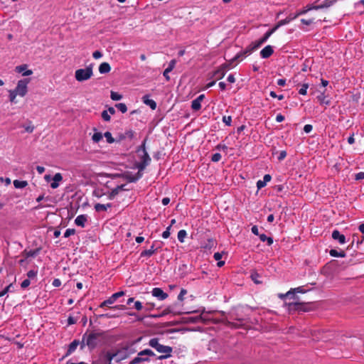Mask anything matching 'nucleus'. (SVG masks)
Here are the masks:
<instances>
[{
    "instance_id": "1",
    "label": "nucleus",
    "mask_w": 364,
    "mask_h": 364,
    "mask_svg": "<svg viewBox=\"0 0 364 364\" xmlns=\"http://www.w3.org/2000/svg\"><path fill=\"white\" fill-rule=\"evenodd\" d=\"M286 305H287L289 312H309L316 309V304L311 301L304 302L297 300L286 304Z\"/></svg>"
},
{
    "instance_id": "2",
    "label": "nucleus",
    "mask_w": 364,
    "mask_h": 364,
    "mask_svg": "<svg viewBox=\"0 0 364 364\" xmlns=\"http://www.w3.org/2000/svg\"><path fill=\"white\" fill-rule=\"evenodd\" d=\"M87 331V337H86V345L88 349L92 351L97 348L99 344V338H105L106 332L104 331H100L97 332L92 331L89 334Z\"/></svg>"
},
{
    "instance_id": "3",
    "label": "nucleus",
    "mask_w": 364,
    "mask_h": 364,
    "mask_svg": "<svg viewBox=\"0 0 364 364\" xmlns=\"http://www.w3.org/2000/svg\"><path fill=\"white\" fill-rule=\"evenodd\" d=\"M93 64H90L85 68H80L75 71V77L78 82H83L89 80L93 74L92 71Z\"/></svg>"
},
{
    "instance_id": "4",
    "label": "nucleus",
    "mask_w": 364,
    "mask_h": 364,
    "mask_svg": "<svg viewBox=\"0 0 364 364\" xmlns=\"http://www.w3.org/2000/svg\"><path fill=\"white\" fill-rule=\"evenodd\" d=\"M134 352V350L129 349V346H126L121 349L117 350L116 352L112 353V354H116L114 358L116 363H120L122 360L129 357L130 354Z\"/></svg>"
},
{
    "instance_id": "5",
    "label": "nucleus",
    "mask_w": 364,
    "mask_h": 364,
    "mask_svg": "<svg viewBox=\"0 0 364 364\" xmlns=\"http://www.w3.org/2000/svg\"><path fill=\"white\" fill-rule=\"evenodd\" d=\"M31 78H23L18 81L17 85L14 89L15 92L21 97H24L28 92V84Z\"/></svg>"
},
{
    "instance_id": "6",
    "label": "nucleus",
    "mask_w": 364,
    "mask_h": 364,
    "mask_svg": "<svg viewBox=\"0 0 364 364\" xmlns=\"http://www.w3.org/2000/svg\"><path fill=\"white\" fill-rule=\"evenodd\" d=\"M291 21L290 19L289 18V17L287 16L285 19H283V20H281L279 21L276 25H274V26L268 30L264 34V36L261 38H262V41H263L264 43L268 40V38L275 32L277 31V30L282 26H284L289 23H290Z\"/></svg>"
},
{
    "instance_id": "7",
    "label": "nucleus",
    "mask_w": 364,
    "mask_h": 364,
    "mask_svg": "<svg viewBox=\"0 0 364 364\" xmlns=\"http://www.w3.org/2000/svg\"><path fill=\"white\" fill-rule=\"evenodd\" d=\"M140 161L135 164V167L139 171H144L151 163V157L148 152L139 155Z\"/></svg>"
},
{
    "instance_id": "8",
    "label": "nucleus",
    "mask_w": 364,
    "mask_h": 364,
    "mask_svg": "<svg viewBox=\"0 0 364 364\" xmlns=\"http://www.w3.org/2000/svg\"><path fill=\"white\" fill-rule=\"evenodd\" d=\"M124 291H120L118 292H116L113 294L110 297H109L107 299L105 300L103 302H102L100 305V308H104L105 306H109V305L113 304L117 299L124 295Z\"/></svg>"
},
{
    "instance_id": "9",
    "label": "nucleus",
    "mask_w": 364,
    "mask_h": 364,
    "mask_svg": "<svg viewBox=\"0 0 364 364\" xmlns=\"http://www.w3.org/2000/svg\"><path fill=\"white\" fill-rule=\"evenodd\" d=\"M311 10H318V7L316 5H311L309 4L305 6L303 9L298 11L296 14H290L288 17L290 21H293L296 18L299 16L306 14L308 11Z\"/></svg>"
},
{
    "instance_id": "10",
    "label": "nucleus",
    "mask_w": 364,
    "mask_h": 364,
    "mask_svg": "<svg viewBox=\"0 0 364 364\" xmlns=\"http://www.w3.org/2000/svg\"><path fill=\"white\" fill-rule=\"evenodd\" d=\"M205 323V319L203 318L201 315L196 316H186L181 318V323Z\"/></svg>"
},
{
    "instance_id": "11",
    "label": "nucleus",
    "mask_w": 364,
    "mask_h": 364,
    "mask_svg": "<svg viewBox=\"0 0 364 364\" xmlns=\"http://www.w3.org/2000/svg\"><path fill=\"white\" fill-rule=\"evenodd\" d=\"M156 241L154 242L149 250H145L142 251L140 254V257H151L157 252V251L161 248V245L156 246Z\"/></svg>"
},
{
    "instance_id": "12",
    "label": "nucleus",
    "mask_w": 364,
    "mask_h": 364,
    "mask_svg": "<svg viewBox=\"0 0 364 364\" xmlns=\"http://www.w3.org/2000/svg\"><path fill=\"white\" fill-rule=\"evenodd\" d=\"M263 43H264V42L263 41H262V38L256 42L252 43L243 50V54L249 55L252 53L254 50L259 48Z\"/></svg>"
},
{
    "instance_id": "13",
    "label": "nucleus",
    "mask_w": 364,
    "mask_h": 364,
    "mask_svg": "<svg viewBox=\"0 0 364 364\" xmlns=\"http://www.w3.org/2000/svg\"><path fill=\"white\" fill-rule=\"evenodd\" d=\"M151 294L160 301H163L168 297V294L164 292L161 288L159 287L154 288L151 291Z\"/></svg>"
},
{
    "instance_id": "14",
    "label": "nucleus",
    "mask_w": 364,
    "mask_h": 364,
    "mask_svg": "<svg viewBox=\"0 0 364 364\" xmlns=\"http://www.w3.org/2000/svg\"><path fill=\"white\" fill-rule=\"evenodd\" d=\"M134 137V132L132 129L127 130L124 133H120L116 138V142H120L128 138L132 140Z\"/></svg>"
},
{
    "instance_id": "15",
    "label": "nucleus",
    "mask_w": 364,
    "mask_h": 364,
    "mask_svg": "<svg viewBox=\"0 0 364 364\" xmlns=\"http://www.w3.org/2000/svg\"><path fill=\"white\" fill-rule=\"evenodd\" d=\"M306 290L303 289L302 287H297V288L291 289L289 291H287L285 294V296H291V298L294 300L297 301V300H299V298L298 296L296 295V293L304 294V293H306Z\"/></svg>"
},
{
    "instance_id": "16",
    "label": "nucleus",
    "mask_w": 364,
    "mask_h": 364,
    "mask_svg": "<svg viewBox=\"0 0 364 364\" xmlns=\"http://www.w3.org/2000/svg\"><path fill=\"white\" fill-rule=\"evenodd\" d=\"M108 176L112 179L122 178L127 180L128 182L132 183V181L130 179V178H132V172H130V171H125L124 173H120L109 174Z\"/></svg>"
},
{
    "instance_id": "17",
    "label": "nucleus",
    "mask_w": 364,
    "mask_h": 364,
    "mask_svg": "<svg viewBox=\"0 0 364 364\" xmlns=\"http://www.w3.org/2000/svg\"><path fill=\"white\" fill-rule=\"evenodd\" d=\"M125 184H122L119 186H117L114 188H113L109 193H108V198L109 200H113L117 195L119 193V191H128L129 189H127L125 188Z\"/></svg>"
},
{
    "instance_id": "18",
    "label": "nucleus",
    "mask_w": 364,
    "mask_h": 364,
    "mask_svg": "<svg viewBox=\"0 0 364 364\" xmlns=\"http://www.w3.org/2000/svg\"><path fill=\"white\" fill-rule=\"evenodd\" d=\"M331 237L334 240H337L341 245L346 242V236L341 234L338 230H334L332 232Z\"/></svg>"
},
{
    "instance_id": "19",
    "label": "nucleus",
    "mask_w": 364,
    "mask_h": 364,
    "mask_svg": "<svg viewBox=\"0 0 364 364\" xmlns=\"http://www.w3.org/2000/svg\"><path fill=\"white\" fill-rule=\"evenodd\" d=\"M274 53V50L272 46H265L262 50L260 51V56L262 58H269Z\"/></svg>"
},
{
    "instance_id": "20",
    "label": "nucleus",
    "mask_w": 364,
    "mask_h": 364,
    "mask_svg": "<svg viewBox=\"0 0 364 364\" xmlns=\"http://www.w3.org/2000/svg\"><path fill=\"white\" fill-rule=\"evenodd\" d=\"M80 344V341L75 339L73 341H72L70 345L68 346V348L67 350V352L65 355L63 356V358L68 357V355H71L77 348V347Z\"/></svg>"
},
{
    "instance_id": "21",
    "label": "nucleus",
    "mask_w": 364,
    "mask_h": 364,
    "mask_svg": "<svg viewBox=\"0 0 364 364\" xmlns=\"http://www.w3.org/2000/svg\"><path fill=\"white\" fill-rule=\"evenodd\" d=\"M151 359L149 357H145V355H139V352L137 353V355L133 358L129 364H140L144 362H149Z\"/></svg>"
},
{
    "instance_id": "22",
    "label": "nucleus",
    "mask_w": 364,
    "mask_h": 364,
    "mask_svg": "<svg viewBox=\"0 0 364 364\" xmlns=\"http://www.w3.org/2000/svg\"><path fill=\"white\" fill-rule=\"evenodd\" d=\"M176 63V60L175 59L171 60L168 64V66L165 69V70L163 73V75L167 81H168L170 80L168 73L173 70V68H175Z\"/></svg>"
},
{
    "instance_id": "23",
    "label": "nucleus",
    "mask_w": 364,
    "mask_h": 364,
    "mask_svg": "<svg viewBox=\"0 0 364 364\" xmlns=\"http://www.w3.org/2000/svg\"><path fill=\"white\" fill-rule=\"evenodd\" d=\"M28 65L26 64H23L18 66H16L15 68L16 72L17 73H23V76H29L33 74V71L31 70H26Z\"/></svg>"
},
{
    "instance_id": "24",
    "label": "nucleus",
    "mask_w": 364,
    "mask_h": 364,
    "mask_svg": "<svg viewBox=\"0 0 364 364\" xmlns=\"http://www.w3.org/2000/svg\"><path fill=\"white\" fill-rule=\"evenodd\" d=\"M141 100H142V102L146 105L149 106V107L152 110L156 109V108L157 107L156 102L154 100L149 99V95H145L144 96H143Z\"/></svg>"
},
{
    "instance_id": "25",
    "label": "nucleus",
    "mask_w": 364,
    "mask_h": 364,
    "mask_svg": "<svg viewBox=\"0 0 364 364\" xmlns=\"http://www.w3.org/2000/svg\"><path fill=\"white\" fill-rule=\"evenodd\" d=\"M235 319L237 320V321H240V323H235V322L226 320L225 321V325L227 326L232 328H241L243 326L242 322L244 321L245 319L242 318H235Z\"/></svg>"
},
{
    "instance_id": "26",
    "label": "nucleus",
    "mask_w": 364,
    "mask_h": 364,
    "mask_svg": "<svg viewBox=\"0 0 364 364\" xmlns=\"http://www.w3.org/2000/svg\"><path fill=\"white\" fill-rule=\"evenodd\" d=\"M41 250V247H38V248H36V249L30 250V251H27L26 250H25L22 252V255L23 256H25L26 259H27L28 257H35L36 255H38L40 253Z\"/></svg>"
},
{
    "instance_id": "27",
    "label": "nucleus",
    "mask_w": 364,
    "mask_h": 364,
    "mask_svg": "<svg viewBox=\"0 0 364 364\" xmlns=\"http://www.w3.org/2000/svg\"><path fill=\"white\" fill-rule=\"evenodd\" d=\"M101 355H104V361L105 364H112V360L115 358L116 354H112V352L105 350L102 351Z\"/></svg>"
},
{
    "instance_id": "28",
    "label": "nucleus",
    "mask_w": 364,
    "mask_h": 364,
    "mask_svg": "<svg viewBox=\"0 0 364 364\" xmlns=\"http://www.w3.org/2000/svg\"><path fill=\"white\" fill-rule=\"evenodd\" d=\"M87 220V216L86 215H80L75 218V223L77 226L84 228Z\"/></svg>"
},
{
    "instance_id": "29",
    "label": "nucleus",
    "mask_w": 364,
    "mask_h": 364,
    "mask_svg": "<svg viewBox=\"0 0 364 364\" xmlns=\"http://www.w3.org/2000/svg\"><path fill=\"white\" fill-rule=\"evenodd\" d=\"M226 73L225 68L220 66L216 70L213 72V77H215L216 80L222 79Z\"/></svg>"
},
{
    "instance_id": "30",
    "label": "nucleus",
    "mask_w": 364,
    "mask_h": 364,
    "mask_svg": "<svg viewBox=\"0 0 364 364\" xmlns=\"http://www.w3.org/2000/svg\"><path fill=\"white\" fill-rule=\"evenodd\" d=\"M156 350L160 353H171L173 351V348L168 346H164L160 344Z\"/></svg>"
},
{
    "instance_id": "31",
    "label": "nucleus",
    "mask_w": 364,
    "mask_h": 364,
    "mask_svg": "<svg viewBox=\"0 0 364 364\" xmlns=\"http://www.w3.org/2000/svg\"><path fill=\"white\" fill-rule=\"evenodd\" d=\"M16 282V277H14V281L10 283L7 287H6L1 291H0V297L4 296L8 292L14 291V283Z\"/></svg>"
},
{
    "instance_id": "32",
    "label": "nucleus",
    "mask_w": 364,
    "mask_h": 364,
    "mask_svg": "<svg viewBox=\"0 0 364 364\" xmlns=\"http://www.w3.org/2000/svg\"><path fill=\"white\" fill-rule=\"evenodd\" d=\"M171 313H172L171 307L168 306L162 312H160L159 314H149L147 316L150 318H160Z\"/></svg>"
},
{
    "instance_id": "33",
    "label": "nucleus",
    "mask_w": 364,
    "mask_h": 364,
    "mask_svg": "<svg viewBox=\"0 0 364 364\" xmlns=\"http://www.w3.org/2000/svg\"><path fill=\"white\" fill-rule=\"evenodd\" d=\"M111 70V67L108 63H102L99 66V72L101 74L108 73Z\"/></svg>"
},
{
    "instance_id": "34",
    "label": "nucleus",
    "mask_w": 364,
    "mask_h": 364,
    "mask_svg": "<svg viewBox=\"0 0 364 364\" xmlns=\"http://www.w3.org/2000/svg\"><path fill=\"white\" fill-rule=\"evenodd\" d=\"M112 206V203H107V204H101V203H96L95 205V210L97 212H101V211H106L108 208H111Z\"/></svg>"
},
{
    "instance_id": "35",
    "label": "nucleus",
    "mask_w": 364,
    "mask_h": 364,
    "mask_svg": "<svg viewBox=\"0 0 364 364\" xmlns=\"http://www.w3.org/2000/svg\"><path fill=\"white\" fill-rule=\"evenodd\" d=\"M216 245V242L213 238L208 239L203 244V247L206 250H211Z\"/></svg>"
},
{
    "instance_id": "36",
    "label": "nucleus",
    "mask_w": 364,
    "mask_h": 364,
    "mask_svg": "<svg viewBox=\"0 0 364 364\" xmlns=\"http://www.w3.org/2000/svg\"><path fill=\"white\" fill-rule=\"evenodd\" d=\"M329 255L333 257H345L346 256V254L343 250H341L338 252L335 249H331L329 251Z\"/></svg>"
},
{
    "instance_id": "37",
    "label": "nucleus",
    "mask_w": 364,
    "mask_h": 364,
    "mask_svg": "<svg viewBox=\"0 0 364 364\" xmlns=\"http://www.w3.org/2000/svg\"><path fill=\"white\" fill-rule=\"evenodd\" d=\"M317 100L320 102L321 105H331V100H326V96L324 95V92L321 93L319 95L317 96Z\"/></svg>"
},
{
    "instance_id": "38",
    "label": "nucleus",
    "mask_w": 364,
    "mask_h": 364,
    "mask_svg": "<svg viewBox=\"0 0 364 364\" xmlns=\"http://www.w3.org/2000/svg\"><path fill=\"white\" fill-rule=\"evenodd\" d=\"M115 311H113V312H109V313H106V314H100V315H95V316L98 318H115V317H118L119 316V314L115 313L114 312Z\"/></svg>"
},
{
    "instance_id": "39",
    "label": "nucleus",
    "mask_w": 364,
    "mask_h": 364,
    "mask_svg": "<svg viewBox=\"0 0 364 364\" xmlns=\"http://www.w3.org/2000/svg\"><path fill=\"white\" fill-rule=\"evenodd\" d=\"M336 0H324L323 3L319 5H316L318 7V10L322 9L324 8H328L332 6Z\"/></svg>"
},
{
    "instance_id": "40",
    "label": "nucleus",
    "mask_w": 364,
    "mask_h": 364,
    "mask_svg": "<svg viewBox=\"0 0 364 364\" xmlns=\"http://www.w3.org/2000/svg\"><path fill=\"white\" fill-rule=\"evenodd\" d=\"M147 139H148V136H146L145 139L143 140V141L141 142V145L139 146L137 148H136V153H140V152H142V153H145V152H147L146 151V141H147Z\"/></svg>"
},
{
    "instance_id": "41",
    "label": "nucleus",
    "mask_w": 364,
    "mask_h": 364,
    "mask_svg": "<svg viewBox=\"0 0 364 364\" xmlns=\"http://www.w3.org/2000/svg\"><path fill=\"white\" fill-rule=\"evenodd\" d=\"M24 128L25 132L28 133H32L35 129V127L33 125L31 121H28L26 124H24L21 126Z\"/></svg>"
},
{
    "instance_id": "42",
    "label": "nucleus",
    "mask_w": 364,
    "mask_h": 364,
    "mask_svg": "<svg viewBox=\"0 0 364 364\" xmlns=\"http://www.w3.org/2000/svg\"><path fill=\"white\" fill-rule=\"evenodd\" d=\"M13 183L16 188H23L28 185V183L26 181H19V180H14Z\"/></svg>"
},
{
    "instance_id": "43",
    "label": "nucleus",
    "mask_w": 364,
    "mask_h": 364,
    "mask_svg": "<svg viewBox=\"0 0 364 364\" xmlns=\"http://www.w3.org/2000/svg\"><path fill=\"white\" fill-rule=\"evenodd\" d=\"M261 276L255 271H252L250 274V278L257 284H262V282L259 280Z\"/></svg>"
},
{
    "instance_id": "44",
    "label": "nucleus",
    "mask_w": 364,
    "mask_h": 364,
    "mask_svg": "<svg viewBox=\"0 0 364 364\" xmlns=\"http://www.w3.org/2000/svg\"><path fill=\"white\" fill-rule=\"evenodd\" d=\"M259 240L262 242H267L268 245H271L273 243V238L267 237L265 234L262 233L259 235Z\"/></svg>"
},
{
    "instance_id": "45",
    "label": "nucleus",
    "mask_w": 364,
    "mask_h": 364,
    "mask_svg": "<svg viewBox=\"0 0 364 364\" xmlns=\"http://www.w3.org/2000/svg\"><path fill=\"white\" fill-rule=\"evenodd\" d=\"M139 355H145V357H149L150 358V357L155 356L156 354L151 349L146 348L139 352Z\"/></svg>"
},
{
    "instance_id": "46",
    "label": "nucleus",
    "mask_w": 364,
    "mask_h": 364,
    "mask_svg": "<svg viewBox=\"0 0 364 364\" xmlns=\"http://www.w3.org/2000/svg\"><path fill=\"white\" fill-rule=\"evenodd\" d=\"M161 343H159L158 338H153L149 340V346L156 350Z\"/></svg>"
},
{
    "instance_id": "47",
    "label": "nucleus",
    "mask_w": 364,
    "mask_h": 364,
    "mask_svg": "<svg viewBox=\"0 0 364 364\" xmlns=\"http://www.w3.org/2000/svg\"><path fill=\"white\" fill-rule=\"evenodd\" d=\"M191 108L194 111H198L201 108V103L198 100L195 99L191 102Z\"/></svg>"
},
{
    "instance_id": "48",
    "label": "nucleus",
    "mask_w": 364,
    "mask_h": 364,
    "mask_svg": "<svg viewBox=\"0 0 364 364\" xmlns=\"http://www.w3.org/2000/svg\"><path fill=\"white\" fill-rule=\"evenodd\" d=\"M142 171H143L138 170V172L135 175L132 174V178H130L132 181V183L136 182L138 180H139L142 177V176H143Z\"/></svg>"
},
{
    "instance_id": "49",
    "label": "nucleus",
    "mask_w": 364,
    "mask_h": 364,
    "mask_svg": "<svg viewBox=\"0 0 364 364\" xmlns=\"http://www.w3.org/2000/svg\"><path fill=\"white\" fill-rule=\"evenodd\" d=\"M110 97L114 101H118L122 98V95L117 92L111 91Z\"/></svg>"
},
{
    "instance_id": "50",
    "label": "nucleus",
    "mask_w": 364,
    "mask_h": 364,
    "mask_svg": "<svg viewBox=\"0 0 364 364\" xmlns=\"http://www.w3.org/2000/svg\"><path fill=\"white\" fill-rule=\"evenodd\" d=\"M115 107L122 113H125L127 111V107L124 103H117L115 105Z\"/></svg>"
},
{
    "instance_id": "51",
    "label": "nucleus",
    "mask_w": 364,
    "mask_h": 364,
    "mask_svg": "<svg viewBox=\"0 0 364 364\" xmlns=\"http://www.w3.org/2000/svg\"><path fill=\"white\" fill-rule=\"evenodd\" d=\"M104 136L106 138L107 143L109 144H112L116 141V139L112 137V134L109 132H106L104 134Z\"/></svg>"
},
{
    "instance_id": "52",
    "label": "nucleus",
    "mask_w": 364,
    "mask_h": 364,
    "mask_svg": "<svg viewBox=\"0 0 364 364\" xmlns=\"http://www.w3.org/2000/svg\"><path fill=\"white\" fill-rule=\"evenodd\" d=\"M186 235L187 232L185 230H179V232H178V240H179V242H183Z\"/></svg>"
},
{
    "instance_id": "53",
    "label": "nucleus",
    "mask_w": 364,
    "mask_h": 364,
    "mask_svg": "<svg viewBox=\"0 0 364 364\" xmlns=\"http://www.w3.org/2000/svg\"><path fill=\"white\" fill-rule=\"evenodd\" d=\"M102 137H103V135L101 132H95L92 135V139L94 142L97 143L102 139Z\"/></svg>"
},
{
    "instance_id": "54",
    "label": "nucleus",
    "mask_w": 364,
    "mask_h": 364,
    "mask_svg": "<svg viewBox=\"0 0 364 364\" xmlns=\"http://www.w3.org/2000/svg\"><path fill=\"white\" fill-rule=\"evenodd\" d=\"M86 337H87V332L82 335V341H80L79 345H80V350H83L84 348L85 347V346H87L86 345Z\"/></svg>"
},
{
    "instance_id": "55",
    "label": "nucleus",
    "mask_w": 364,
    "mask_h": 364,
    "mask_svg": "<svg viewBox=\"0 0 364 364\" xmlns=\"http://www.w3.org/2000/svg\"><path fill=\"white\" fill-rule=\"evenodd\" d=\"M101 117L103 119V120L105 122H109L111 119V117L108 114L107 110L102 111V112L101 113Z\"/></svg>"
},
{
    "instance_id": "56",
    "label": "nucleus",
    "mask_w": 364,
    "mask_h": 364,
    "mask_svg": "<svg viewBox=\"0 0 364 364\" xmlns=\"http://www.w3.org/2000/svg\"><path fill=\"white\" fill-rule=\"evenodd\" d=\"M93 196L97 198H101L102 196L106 195L102 189H96L93 191Z\"/></svg>"
},
{
    "instance_id": "57",
    "label": "nucleus",
    "mask_w": 364,
    "mask_h": 364,
    "mask_svg": "<svg viewBox=\"0 0 364 364\" xmlns=\"http://www.w3.org/2000/svg\"><path fill=\"white\" fill-rule=\"evenodd\" d=\"M308 87H309V84H307V83L303 84L301 88L299 90V93L301 95H306Z\"/></svg>"
},
{
    "instance_id": "58",
    "label": "nucleus",
    "mask_w": 364,
    "mask_h": 364,
    "mask_svg": "<svg viewBox=\"0 0 364 364\" xmlns=\"http://www.w3.org/2000/svg\"><path fill=\"white\" fill-rule=\"evenodd\" d=\"M246 55H247V54H243V50L240 51V53L236 54V55L234 58H232L231 59V61L235 62L239 59H242V58L245 57Z\"/></svg>"
},
{
    "instance_id": "59",
    "label": "nucleus",
    "mask_w": 364,
    "mask_h": 364,
    "mask_svg": "<svg viewBox=\"0 0 364 364\" xmlns=\"http://www.w3.org/2000/svg\"><path fill=\"white\" fill-rule=\"evenodd\" d=\"M17 95V92H16L14 90H9V100L11 102H16L15 99Z\"/></svg>"
},
{
    "instance_id": "60",
    "label": "nucleus",
    "mask_w": 364,
    "mask_h": 364,
    "mask_svg": "<svg viewBox=\"0 0 364 364\" xmlns=\"http://www.w3.org/2000/svg\"><path fill=\"white\" fill-rule=\"evenodd\" d=\"M37 274H38V271L31 269L27 272L26 275L28 279H33L37 276Z\"/></svg>"
},
{
    "instance_id": "61",
    "label": "nucleus",
    "mask_w": 364,
    "mask_h": 364,
    "mask_svg": "<svg viewBox=\"0 0 364 364\" xmlns=\"http://www.w3.org/2000/svg\"><path fill=\"white\" fill-rule=\"evenodd\" d=\"M52 180L54 181V182H57L59 183L60 181H61L63 180V176H62V174L60 173H57L54 175V176L53 177Z\"/></svg>"
},
{
    "instance_id": "62",
    "label": "nucleus",
    "mask_w": 364,
    "mask_h": 364,
    "mask_svg": "<svg viewBox=\"0 0 364 364\" xmlns=\"http://www.w3.org/2000/svg\"><path fill=\"white\" fill-rule=\"evenodd\" d=\"M75 234V229H67L64 233V237L67 238L69 237L70 235Z\"/></svg>"
},
{
    "instance_id": "63",
    "label": "nucleus",
    "mask_w": 364,
    "mask_h": 364,
    "mask_svg": "<svg viewBox=\"0 0 364 364\" xmlns=\"http://www.w3.org/2000/svg\"><path fill=\"white\" fill-rule=\"evenodd\" d=\"M154 308H155V304L154 303L148 302V303L146 304V306L144 307V310L146 311H150L152 309H154Z\"/></svg>"
},
{
    "instance_id": "64",
    "label": "nucleus",
    "mask_w": 364,
    "mask_h": 364,
    "mask_svg": "<svg viewBox=\"0 0 364 364\" xmlns=\"http://www.w3.org/2000/svg\"><path fill=\"white\" fill-rule=\"evenodd\" d=\"M223 122L227 125V126H230L231 125V122H232V117L230 116H228V117H226V116H223Z\"/></svg>"
}]
</instances>
